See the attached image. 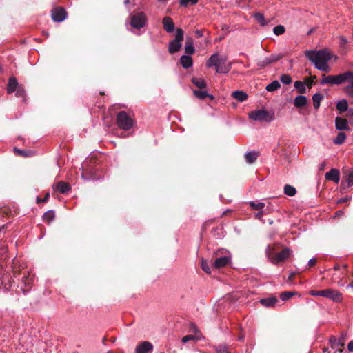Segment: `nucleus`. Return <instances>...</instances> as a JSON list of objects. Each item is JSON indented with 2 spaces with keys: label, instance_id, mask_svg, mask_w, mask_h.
I'll return each mask as SVG.
<instances>
[{
  "label": "nucleus",
  "instance_id": "nucleus-1",
  "mask_svg": "<svg viewBox=\"0 0 353 353\" xmlns=\"http://www.w3.org/2000/svg\"><path fill=\"white\" fill-rule=\"evenodd\" d=\"M305 55L316 69L323 72L330 70L328 62L332 59L333 55L328 50H306Z\"/></svg>",
  "mask_w": 353,
  "mask_h": 353
},
{
  "label": "nucleus",
  "instance_id": "nucleus-2",
  "mask_svg": "<svg viewBox=\"0 0 353 353\" xmlns=\"http://www.w3.org/2000/svg\"><path fill=\"white\" fill-rule=\"evenodd\" d=\"M206 65L208 68L214 67L216 72L220 74L228 73L232 68V63L228 60L227 57L218 53L210 56Z\"/></svg>",
  "mask_w": 353,
  "mask_h": 353
},
{
  "label": "nucleus",
  "instance_id": "nucleus-3",
  "mask_svg": "<svg viewBox=\"0 0 353 353\" xmlns=\"http://www.w3.org/2000/svg\"><path fill=\"white\" fill-rule=\"evenodd\" d=\"M346 81H353V72L347 71L337 75H322L321 85H341Z\"/></svg>",
  "mask_w": 353,
  "mask_h": 353
},
{
  "label": "nucleus",
  "instance_id": "nucleus-4",
  "mask_svg": "<svg viewBox=\"0 0 353 353\" xmlns=\"http://www.w3.org/2000/svg\"><path fill=\"white\" fill-rule=\"evenodd\" d=\"M308 293L312 296H323L327 298L335 303H340L343 300V294L340 292L330 288L323 290H310Z\"/></svg>",
  "mask_w": 353,
  "mask_h": 353
},
{
  "label": "nucleus",
  "instance_id": "nucleus-5",
  "mask_svg": "<svg viewBox=\"0 0 353 353\" xmlns=\"http://www.w3.org/2000/svg\"><path fill=\"white\" fill-rule=\"evenodd\" d=\"M215 259L213 263L214 268L219 269L227 265L231 261L230 253L225 249H219L214 254Z\"/></svg>",
  "mask_w": 353,
  "mask_h": 353
},
{
  "label": "nucleus",
  "instance_id": "nucleus-6",
  "mask_svg": "<svg viewBox=\"0 0 353 353\" xmlns=\"http://www.w3.org/2000/svg\"><path fill=\"white\" fill-rule=\"evenodd\" d=\"M130 25L132 28L139 30L145 26L148 18L143 12H137L130 14Z\"/></svg>",
  "mask_w": 353,
  "mask_h": 353
},
{
  "label": "nucleus",
  "instance_id": "nucleus-7",
  "mask_svg": "<svg viewBox=\"0 0 353 353\" xmlns=\"http://www.w3.org/2000/svg\"><path fill=\"white\" fill-rule=\"evenodd\" d=\"M249 117L254 121L268 123H270L274 119V113L265 110L252 111L249 114Z\"/></svg>",
  "mask_w": 353,
  "mask_h": 353
},
{
  "label": "nucleus",
  "instance_id": "nucleus-8",
  "mask_svg": "<svg viewBox=\"0 0 353 353\" xmlns=\"http://www.w3.org/2000/svg\"><path fill=\"white\" fill-rule=\"evenodd\" d=\"M117 123L118 126L124 130H128L133 127V119L124 111L117 114Z\"/></svg>",
  "mask_w": 353,
  "mask_h": 353
},
{
  "label": "nucleus",
  "instance_id": "nucleus-9",
  "mask_svg": "<svg viewBox=\"0 0 353 353\" xmlns=\"http://www.w3.org/2000/svg\"><path fill=\"white\" fill-rule=\"evenodd\" d=\"M184 39L183 30L181 28L176 30L175 39L169 43L168 50L171 54L178 52L181 48V42Z\"/></svg>",
  "mask_w": 353,
  "mask_h": 353
},
{
  "label": "nucleus",
  "instance_id": "nucleus-10",
  "mask_svg": "<svg viewBox=\"0 0 353 353\" xmlns=\"http://www.w3.org/2000/svg\"><path fill=\"white\" fill-rule=\"evenodd\" d=\"M14 281L10 274L0 272V290L8 291L12 290Z\"/></svg>",
  "mask_w": 353,
  "mask_h": 353
},
{
  "label": "nucleus",
  "instance_id": "nucleus-11",
  "mask_svg": "<svg viewBox=\"0 0 353 353\" xmlns=\"http://www.w3.org/2000/svg\"><path fill=\"white\" fill-rule=\"evenodd\" d=\"M34 275L31 274L30 272H28L27 274L24 272L23 276L21 278V285H18L17 287L20 288V290L23 293H26L29 291L34 282Z\"/></svg>",
  "mask_w": 353,
  "mask_h": 353
},
{
  "label": "nucleus",
  "instance_id": "nucleus-12",
  "mask_svg": "<svg viewBox=\"0 0 353 353\" xmlns=\"http://www.w3.org/2000/svg\"><path fill=\"white\" fill-rule=\"evenodd\" d=\"M283 57L284 55L283 54H272L267 57L259 60L257 61V65L260 68H263L272 63L279 61Z\"/></svg>",
  "mask_w": 353,
  "mask_h": 353
},
{
  "label": "nucleus",
  "instance_id": "nucleus-13",
  "mask_svg": "<svg viewBox=\"0 0 353 353\" xmlns=\"http://www.w3.org/2000/svg\"><path fill=\"white\" fill-rule=\"evenodd\" d=\"M51 15L54 21L61 22L65 19L67 13L63 8L58 7L51 11Z\"/></svg>",
  "mask_w": 353,
  "mask_h": 353
},
{
  "label": "nucleus",
  "instance_id": "nucleus-14",
  "mask_svg": "<svg viewBox=\"0 0 353 353\" xmlns=\"http://www.w3.org/2000/svg\"><path fill=\"white\" fill-rule=\"evenodd\" d=\"M291 254V250L289 248L283 249L281 252L276 254L275 257L271 259V263L277 264L279 262L283 261L287 259Z\"/></svg>",
  "mask_w": 353,
  "mask_h": 353
},
{
  "label": "nucleus",
  "instance_id": "nucleus-15",
  "mask_svg": "<svg viewBox=\"0 0 353 353\" xmlns=\"http://www.w3.org/2000/svg\"><path fill=\"white\" fill-rule=\"evenodd\" d=\"M153 349V345L148 341L141 342L135 349L136 353H148Z\"/></svg>",
  "mask_w": 353,
  "mask_h": 353
},
{
  "label": "nucleus",
  "instance_id": "nucleus-16",
  "mask_svg": "<svg viewBox=\"0 0 353 353\" xmlns=\"http://www.w3.org/2000/svg\"><path fill=\"white\" fill-rule=\"evenodd\" d=\"M279 302V300L275 296H269L263 299H261L259 300V303L266 307H272L276 305V304Z\"/></svg>",
  "mask_w": 353,
  "mask_h": 353
},
{
  "label": "nucleus",
  "instance_id": "nucleus-17",
  "mask_svg": "<svg viewBox=\"0 0 353 353\" xmlns=\"http://www.w3.org/2000/svg\"><path fill=\"white\" fill-rule=\"evenodd\" d=\"M335 127L339 130H349L350 128L345 119L337 117L335 119Z\"/></svg>",
  "mask_w": 353,
  "mask_h": 353
},
{
  "label": "nucleus",
  "instance_id": "nucleus-18",
  "mask_svg": "<svg viewBox=\"0 0 353 353\" xmlns=\"http://www.w3.org/2000/svg\"><path fill=\"white\" fill-rule=\"evenodd\" d=\"M164 30L167 32H172L174 30V23L170 17H165L162 20Z\"/></svg>",
  "mask_w": 353,
  "mask_h": 353
},
{
  "label": "nucleus",
  "instance_id": "nucleus-19",
  "mask_svg": "<svg viewBox=\"0 0 353 353\" xmlns=\"http://www.w3.org/2000/svg\"><path fill=\"white\" fill-rule=\"evenodd\" d=\"M325 179L338 183L340 180L339 171L336 169L330 170L325 174Z\"/></svg>",
  "mask_w": 353,
  "mask_h": 353
},
{
  "label": "nucleus",
  "instance_id": "nucleus-20",
  "mask_svg": "<svg viewBox=\"0 0 353 353\" xmlns=\"http://www.w3.org/2000/svg\"><path fill=\"white\" fill-rule=\"evenodd\" d=\"M54 189L61 194H65L70 190V186L66 182L59 181L54 185Z\"/></svg>",
  "mask_w": 353,
  "mask_h": 353
},
{
  "label": "nucleus",
  "instance_id": "nucleus-21",
  "mask_svg": "<svg viewBox=\"0 0 353 353\" xmlns=\"http://www.w3.org/2000/svg\"><path fill=\"white\" fill-rule=\"evenodd\" d=\"M19 86L20 85H19L17 79L15 77H10L7 85V92L8 94L13 93L19 88Z\"/></svg>",
  "mask_w": 353,
  "mask_h": 353
},
{
  "label": "nucleus",
  "instance_id": "nucleus-22",
  "mask_svg": "<svg viewBox=\"0 0 353 353\" xmlns=\"http://www.w3.org/2000/svg\"><path fill=\"white\" fill-rule=\"evenodd\" d=\"M339 47L341 54H345L348 51V41L344 36H339Z\"/></svg>",
  "mask_w": 353,
  "mask_h": 353
},
{
  "label": "nucleus",
  "instance_id": "nucleus-23",
  "mask_svg": "<svg viewBox=\"0 0 353 353\" xmlns=\"http://www.w3.org/2000/svg\"><path fill=\"white\" fill-rule=\"evenodd\" d=\"M259 157V152L255 150L248 152L245 154V159L247 163L252 164Z\"/></svg>",
  "mask_w": 353,
  "mask_h": 353
},
{
  "label": "nucleus",
  "instance_id": "nucleus-24",
  "mask_svg": "<svg viewBox=\"0 0 353 353\" xmlns=\"http://www.w3.org/2000/svg\"><path fill=\"white\" fill-rule=\"evenodd\" d=\"M193 93L194 96L199 99H204L207 97L210 98L211 100L214 99V97L212 94H208L204 89L194 90H193Z\"/></svg>",
  "mask_w": 353,
  "mask_h": 353
},
{
  "label": "nucleus",
  "instance_id": "nucleus-25",
  "mask_svg": "<svg viewBox=\"0 0 353 353\" xmlns=\"http://www.w3.org/2000/svg\"><path fill=\"white\" fill-rule=\"evenodd\" d=\"M307 103V99L304 95H299L294 100V105L296 108H302Z\"/></svg>",
  "mask_w": 353,
  "mask_h": 353
},
{
  "label": "nucleus",
  "instance_id": "nucleus-26",
  "mask_svg": "<svg viewBox=\"0 0 353 353\" xmlns=\"http://www.w3.org/2000/svg\"><path fill=\"white\" fill-rule=\"evenodd\" d=\"M192 83L199 89H205L207 86L205 81L200 77L192 78Z\"/></svg>",
  "mask_w": 353,
  "mask_h": 353
},
{
  "label": "nucleus",
  "instance_id": "nucleus-27",
  "mask_svg": "<svg viewBox=\"0 0 353 353\" xmlns=\"http://www.w3.org/2000/svg\"><path fill=\"white\" fill-rule=\"evenodd\" d=\"M180 62L181 65L186 69L192 65V60L189 55H182L180 58Z\"/></svg>",
  "mask_w": 353,
  "mask_h": 353
},
{
  "label": "nucleus",
  "instance_id": "nucleus-28",
  "mask_svg": "<svg viewBox=\"0 0 353 353\" xmlns=\"http://www.w3.org/2000/svg\"><path fill=\"white\" fill-rule=\"evenodd\" d=\"M185 51L187 54H192L195 52L193 41L191 38H187L185 44Z\"/></svg>",
  "mask_w": 353,
  "mask_h": 353
},
{
  "label": "nucleus",
  "instance_id": "nucleus-29",
  "mask_svg": "<svg viewBox=\"0 0 353 353\" xmlns=\"http://www.w3.org/2000/svg\"><path fill=\"white\" fill-rule=\"evenodd\" d=\"M294 86L301 94H305L307 91L305 83L301 81H296L294 83Z\"/></svg>",
  "mask_w": 353,
  "mask_h": 353
},
{
  "label": "nucleus",
  "instance_id": "nucleus-30",
  "mask_svg": "<svg viewBox=\"0 0 353 353\" xmlns=\"http://www.w3.org/2000/svg\"><path fill=\"white\" fill-rule=\"evenodd\" d=\"M232 97L239 101L243 102L248 98V95L243 91L236 90L232 92Z\"/></svg>",
  "mask_w": 353,
  "mask_h": 353
},
{
  "label": "nucleus",
  "instance_id": "nucleus-31",
  "mask_svg": "<svg viewBox=\"0 0 353 353\" xmlns=\"http://www.w3.org/2000/svg\"><path fill=\"white\" fill-rule=\"evenodd\" d=\"M276 254L275 253V246L268 245L265 249V255L270 262L271 259H273V257H275Z\"/></svg>",
  "mask_w": 353,
  "mask_h": 353
},
{
  "label": "nucleus",
  "instance_id": "nucleus-32",
  "mask_svg": "<svg viewBox=\"0 0 353 353\" xmlns=\"http://www.w3.org/2000/svg\"><path fill=\"white\" fill-rule=\"evenodd\" d=\"M336 108L340 112L348 110V103L346 99H341L336 103Z\"/></svg>",
  "mask_w": 353,
  "mask_h": 353
},
{
  "label": "nucleus",
  "instance_id": "nucleus-33",
  "mask_svg": "<svg viewBox=\"0 0 353 353\" xmlns=\"http://www.w3.org/2000/svg\"><path fill=\"white\" fill-rule=\"evenodd\" d=\"M323 97V95L320 93H316L312 96L313 105L315 109H318L320 107Z\"/></svg>",
  "mask_w": 353,
  "mask_h": 353
},
{
  "label": "nucleus",
  "instance_id": "nucleus-34",
  "mask_svg": "<svg viewBox=\"0 0 353 353\" xmlns=\"http://www.w3.org/2000/svg\"><path fill=\"white\" fill-rule=\"evenodd\" d=\"M252 17L260 23L261 26H265L267 25V22L265 20L264 15L261 12H255L252 14Z\"/></svg>",
  "mask_w": 353,
  "mask_h": 353
},
{
  "label": "nucleus",
  "instance_id": "nucleus-35",
  "mask_svg": "<svg viewBox=\"0 0 353 353\" xmlns=\"http://www.w3.org/2000/svg\"><path fill=\"white\" fill-rule=\"evenodd\" d=\"M280 87H281L280 83L278 81L274 80L272 82H271L270 83H269L266 86L265 89L268 92H274V91H276V90H278Z\"/></svg>",
  "mask_w": 353,
  "mask_h": 353
},
{
  "label": "nucleus",
  "instance_id": "nucleus-36",
  "mask_svg": "<svg viewBox=\"0 0 353 353\" xmlns=\"http://www.w3.org/2000/svg\"><path fill=\"white\" fill-rule=\"evenodd\" d=\"M55 213L54 210H48L43 215V219L45 221L50 223L52 222L54 219Z\"/></svg>",
  "mask_w": 353,
  "mask_h": 353
},
{
  "label": "nucleus",
  "instance_id": "nucleus-37",
  "mask_svg": "<svg viewBox=\"0 0 353 353\" xmlns=\"http://www.w3.org/2000/svg\"><path fill=\"white\" fill-rule=\"evenodd\" d=\"M249 205L252 210L261 211L265 207V203L263 202L250 201Z\"/></svg>",
  "mask_w": 353,
  "mask_h": 353
},
{
  "label": "nucleus",
  "instance_id": "nucleus-38",
  "mask_svg": "<svg viewBox=\"0 0 353 353\" xmlns=\"http://www.w3.org/2000/svg\"><path fill=\"white\" fill-rule=\"evenodd\" d=\"M284 193L289 196H293L296 194V190L290 185H285L284 186Z\"/></svg>",
  "mask_w": 353,
  "mask_h": 353
},
{
  "label": "nucleus",
  "instance_id": "nucleus-39",
  "mask_svg": "<svg viewBox=\"0 0 353 353\" xmlns=\"http://www.w3.org/2000/svg\"><path fill=\"white\" fill-rule=\"evenodd\" d=\"M346 139V134L344 132H339L334 139V143L337 145L342 144Z\"/></svg>",
  "mask_w": 353,
  "mask_h": 353
},
{
  "label": "nucleus",
  "instance_id": "nucleus-40",
  "mask_svg": "<svg viewBox=\"0 0 353 353\" xmlns=\"http://www.w3.org/2000/svg\"><path fill=\"white\" fill-rule=\"evenodd\" d=\"M347 82L351 84L344 88V92L349 97L353 98V81Z\"/></svg>",
  "mask_w": 353,
  "mask_h": 353
},
{
  "label": "nucleus",
  "instance_id": "nucleus-41",
  "mask_svg": "<svg viewBox=\"0 0 353 353\" xmlns=\"http://www.w3.org/2000/svg\"><path fill=\"white\" fill-rule=\"evenodd\" d=\"M201 267L202 268V270L208 273V274H210L211 272V270H210V266L208 265V261L206 259H201Z\"/></svg>",
  "mask_w": 353,
  "mask_h": 353
},
{
  "label": "nucleus",
  "instance_id": "nucleus-42",
  "mask_svg": "<svg viewBox=\"0 0 353 353\" xmlns=\"http://www.w3.org/2000/svg\"><path fill=\"white\" fill-rule=\"evenodd\" d=\"M285 31V27L282 25H278L273 29V32L276 35L283 34Z\"/></svg>",
  "mask_w": 353,
  "mask_h": 353
},
{
  "label": "nucleus",
  "instance_id": "nucleus-43",
  "mask_svg": "<svg viewBox=\"0 0 353 353\" xmlns=\"http://www.w3.org/2000/svg\"><path fill=\"white\" fill-rule=\"evenodd\" d=\"M15 92L17 97H21L23 99V101H26V92L23 88L19 86V88L15 91Z\"/></svg>",
  "mask_w": 353,
  "mask_h": 353
},
{
  "label": "nucleus",
  "instance_id": "nucleus-44",
  "mask_svg": "<svg viewBox=\"0 0 353 353\" xmlns=\"http://www.w3.org/2000/svg\"><path fill=\"white\" fill-rule=\"evenodd\" d=\"M295 293L291 292H283L281 293L280 298L283 301H285L291 298Z\"/></svg>",
  "mask_w": 353,
  "mask_h": 353
},
{
  "label": "nucleus",
  "instance_id": "nucleus-45",
  "mask_svg": "<svg viewBox=\"0 0 353 353\" xmlns=\"http://www.w3.org/2000/svg\"><path fill=\"white\" fill-rule=\"evenodd\" d=\"M346 337H347L346 334H342L341 336H340V338L339 339H337L336 346L343 347L345 345Z\"/></svg>",
  "mask_w": 353,
  "mask_h": 353
},
{
  "label": "nucleus",
  "instance_id": "nucleus-46",
  "mask_svg": "<svg viewBox=\"0 0 353 353\" xmlns=\"http://www.w3.org/2000/svg\"><path fill=\"white\" fill-rule=\"evenodd\" d=\"M199 0H179V4L181 6L186 7L189 4L195 5L198 3Z\"/></svg>",
  "mask_w": 353,
  "mask_h": 353
},
{
  "label": "nucleus",
  "instance_id": "nucleus-47",
  "mask_svg": "<svg viewBox=\"0 0 353 353\" xmlns=\"http://www.w3.org/2000/svg\"><path fill=\"white\" fill-rule=\"evenodd\" d=\"M280 80L285 85H289L292 83V78L289 74H283Z\"/></svg>",
  "mask_w": 353,
  "mask_h": 353
},
{
  "label": "nucleus",
  "instance_id": "nucleus-48",
  "mask_svg": "<svg viewBox=\"0 0 353 353\" xmlns=\"http://www.w3.org/2000/svg\"><path fill=\"white\" fill-rule=\"evenodd\" d=\"M346 181L347 183V185L349 187L353 185V171H351L350 172H349V174H347Z\"/></svg>",
  "mask_w": 353,
  "mask_h": 353
},
{
  "label": "nucleus",
  "instance_id": "nucleus-49",
  "mask_svg": "<svg viewBox=\"0 0 353 353\" xmlns=\"http://www.w3.org/2000/svg\"><path fill=\"white\" fill-rule=\"evenodd\" d=\"M196 338V336H193V335H191V334H189V335H186L185 336H183L182 338V342L183 343H187L190 341H192V340H195Z\"/></svg>",
  "mask_w": 353,
  "mask_h": 353
},
{
  "label": "nucleus",
  "instance_id": "nucleus-50",
  "mask_svg": "<svg viewBox=\"0 0 353 353\" xmlns=\"http://www.w3.org/2000/svg\"><path fill=\"white\" fill-rule=\"evenodd\" d=\"M216 351L218 353H229L228 350L225 345H220L217 347Z\"/></svg>",
  "mask_w": 353,
  "mask_h": 353
},
{
  "label": "nucleus",
  "instance_id": "nucleus-51",
  "mask_svg": "<svg viewBox=\"0 0 353 353\" xmlns=\"http://www.w3.org/2000/svg\"><path fill=\"white\" fill-rule=\"evenodd\" d=\"M50 197V194L49 193H47L44 197V199H41V198L39 197H37V199H36V201L37 203H43V202H46L48 201V199H49Z\"/></svg>",
  "mask_w": 353,
  "mask_h": 353
},
{
  "label": "nucleus",
  "instance_id": "nucleus-52",
  "mask_svg": "<svg viewBox=\"0 0 353 353\" xmlns=\"http://www.w3.org/2000/svg\"><path fill=\"white\" fill-rule=\"evenodd\" d=\"M14 151L18 154L22 155V156H28L27 152L25 150H22L20 149L14 148Z\"/></svg>",
  "mask_w": 353,
  "mask_h": 353
},
{
  "label": "nucleus",
  "instance_id": "nucleus-53",
  "mask_svg": "<svg viewBox=\"0 0 353 353\" xmlns=\"http://www.w3.org/2000/svg\"><path fill=\"white\" fill-rule=\"evenodd\" d=\"M347 117L353 121V109H349L347 110Z\"/></svg>",
  "mask_w": 353,
  "mask_h": 353
},
{
  "label": "nucleus",
  "instance_id": "nucleus-54",
  "mask_svg": "<svg viewBox=\"0 0 353 353\" xmlns=\"http://www.w3.org/2000/svg\"><path fill=\"white\" fill-rule=\"evenodd\" d=\"M316 259L315 258H312L308 261L309 266H314L316 264Z\"/></svg>",
  "mask_w": 353,
  "mask_h": 353
},
{
  "label": "nucleus",
  "instance_id": "nucleus-55",
  "mask_svg": "<svg viewBox=\"0 0 353 353\" xmlns=\"http://www.w3.org/2000/svg\"><path fill=\"white\" fill-rule=\"evenodd\" d=\"M305 83V84L307 83V86L309 88H311L312 85L313 84V80L312 79H307Z\"/></svg>",
  "mask_w": 353,
  "mask_h": 353
},
{
  "label": "nucleus",
  "instance_id": "nucleus-56",
  "mask_svg": "<svg viewBox=\"0 0 353 353\" xmlns=\"http://www.w3.org/2000/svg\"><path fill=\"white\" fill-rule=\"evenodd\" d=\"M195 34L196 35L197 37L200 38V37H202L203 36V32L202 30H196L195 31Z\"/></svg>",
  "mask_w": 353,
  "mask_h": 353
},
{
  "label": "nucleus",
  "instance_id": "nucleus-57",
  "mask_svg": "<svg viewBox=\"0 0 353 353\" xmlns=\"http://www.w3.org/2000/svg\"><path fill=\"white\" fill-rule=\"evenodd\" d=\"M347 349L350 352H353V341L349 342Z\"/></svg>",
  "mask_w": 353,
  "mask_h": 353
},
{
  "label": "nucleus",
  "instance_id": "nucleus-58",
  "mask_svg": "<svg viewBox=\"0 0 353 353\" xmlns=\"http://www.w3.org/2000/svg\"><path fill=\"white\" fill-rule=\"evenodd\" d=\"M263 212L261 210V211H259L256 214V217L258 218V219H261L263 217Z\"/></svg>",
  "mask_w": 353,
  "mask_h": 353
},
{
  "label": "nucleus",
  "instance_id": "nucleus-59",
  "mask_svg": "<svg viewBox=\"0 0 353 353\" xmlns=\"http://www.w3.org/2000/svg\"><path fill=\"white\" fill-rule=\"evenodd\" d=\"M349 200V197H344V198H341V199H339L338 201V203H344V202H346Z\"/></svg>",
  "mask_w": 353,
  "mask_h": 353
},
{
  "label": "nucleus",
  "instance_id": "nucleus-60",
  "mask_svg": "<svg viewBox=\"0 0 353 353\" xmlns=\"http://www.w3.org/2000/svg\"><path fill=\"white\" fill-rule=\"evenodd\" d=\"M336 341H337V339L335 338V337H332L330 340V342L332 344V345H336Z\"/></svg>",
  "mask_w": 353,
  "mask_h": 353
},
{
  "label": "nucleus",
  "instance_id": "nucleus-61",
  "mask_svg": "<svg viewBox=\"0 0 353 353\" xmlns=\"http://www.w3.org/2000/svg\"><path fill=\"white\" fill-rule=\"evenodd\" d=\"M191 329L194 332H197V331H198V330H197V328H196V325L194 324H192L191 325Z\"/></svg>",
  "mask_w": 353,
  "mask_h": 353
},
{
  "label": "nucleus",
  "instance_id": "nucleus-62",
  "mask_svg": "<svg viewBox=\"0 0 353 353\" xmlns=\"http://www.w3.org/2000/svg\"><path fill=\"white\" fill-rule=\"evenodd\" d=\"M343 214V211H341V210H339V211H338V212H336V216H341V215H342Z\"/></svg>",
  "mask_w": 353,
  "mask_h": 353
},
{
  "label": "nucleus",
  "instance_id": "nucleus-63",
  "mask_svg": "<svg viewBox=\"0 0 353 353\" xmlns=\"http://www.w3.org/2000/svg\"><path fill=\"white\" fill-rule=\"evenodd\" d=\"M340 269V266L339 265H335L334 267V270H339Z\"/></svg>",
  "mask_w": 353,
  "mask_h": 353
},
{
  "label": "nucleus",
  "instance_id": "nucleus-64",
  "mask_svg": "<svg viewBox=\"0 0 353 353\" xmlns=\"http://www.w3.org/2000/svg\"><path fill=\"white\" fill-rule=\"evenodd\" d=\"M130 3V0H125V1H124V4H125V6H127V5H128V4H129Z\"/></svg>",
  "mask_w": 353,
  "mask_h": 353
}]
</instances>
